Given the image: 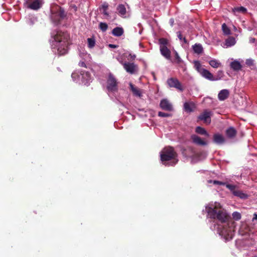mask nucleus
I'll use <instances>...</instances> for the list:
<instances>
[{"mask_svg": "<svg viewBox=\"0 0 257 257\" xmlns=\"http://www.w3.org/2000/svg\"><path fill=\"white\" fill-rule=\"evenodd\" d=\"M174 61L177 64H180L182 62L181 58H180L178 53L176 51L175 52V60Z\"/></svg>", "mask_w": 257, "mask_h": 257, "instance_id": "c9c22d12", "label": "nucleus"}, {"mask_svg": "<svg viewBox=\"0 0 257 257\" xmlns=\"http://www.w3.org/2000/svg\"><path fill=\"white\" fill-rule=\"evenodd\" d=\"M130 89H131V91L133 92V94L135 95L140 96V97L141 96V91L138 88L135 87L131 83H130Z\"/></svg>", "mask_w": 257, "mask_h": 257, "instance_id": "5701e85b", "label": "nucleus"}, {"mask_svg": "<svg viewBox=\"0 0 257 257\" xmlns=\"http://www.w3.org/2000/svg\"><path fill=\"white\" fill-rule=\"evenodd\" d=\"M255 41V38H251L250 39V42H251V43H254Z\"/></svg>", "mask_w": 257, "mask_h": 257, "instance_id": "603ef678", "label": "nucleus"}, {"mask_svg": "<svg viewBox=\"0 0 257 257\" xmlns=\"http://www.w3.org/2000/svg\"><path fill=\"white\" fill-rule=\"evenodd\" d=\"M170 23H171V26H173V23H174V20H173V19H170Z\"/></svg>", "mask_w": 257, "mask_h": 257, "instance_id": "864d4df0", "label": "nucleus"}, {"mask_svg": "<svg viewBox=\"0 0 257 257\" xmlns=\"http://www.w3.org/2000/svg\"><path fill=\"white\" fill-rule=\"evenodd\" d=\"M122 64L125 70L130 74H134L138 71V65L134 63L125 62Z\"/></svg>", "mask_w": 257, "mask_h": 257, "instance_id": "0eeeda50", "label": "nucleus"}, {"mask_svg": "<svg viewBox=\"0 0 257 257\" xmlns=\"http://www.w3.org/2000/svg\"><path fill=\"white\" fill-rule=\"evenodd\" d=\"M222 30L223 34L225 35H229L230 34V30L225 23L222 25Z\"/></svg>", "mask_w": 257, "mask_h": 257, "instance_id": "c756f323", "label": "nucleus"}, {"mask_svg": "<svg viewBox=\"0 0 257 257\" xmlns=\"http://www.w3.org/2000/svg\"><path fill=\"white\" fill-rule=\"evenodd\" d=\"M225 134L228 138L232 139L236 136L237 132L233 127L230 126L226 130Z\"/></svg>", "mask_w": 257, "mask_h": 257, "instance_id": "dca6fc26", "label": "nucleus"}, {"mask_svg": "<svg viewBox=\"0 0 257 257\" xmlns=\"http://www.w3.org/2000/svg\"><path fill=\"white\" fill-rule=\"evenodd\" d=\"M117 11L119 15L121 16L125 15L126 14V9L123 5H119L117 7Z\"/></svg>", "mask_w": 257, "mask_h": 257, "instance_id": "393cba45", "label": "nucleus"}, {"mask_svg": "<svg viewBox=\"0 0 257 257\" xmlns=\"http://www.w3.org/2000/svg\"><path fill=\"white\" fill-rule=\"evenodd\" d=\"M67 16L65 10L60 6H56L55 10L52 11L51 19L56 24H59L61 21L64 20Z\"/></svg>", "mask_w": 257, "mask_h": 257, "instance_id": "20e7f679", "label": "nucleus"}, {"mask_svg": "<svg viewBox=\"0 0 257 257\" xmlns=\"http://www.w3.org/2000/svg\"><path fill=\"white\" fill-rule=\"evenodd\" d=\"M72 78L73 79L74 81L77 82L79 79V75L78 73L73 72L71 75Z\"/></svg>", "mask_w": 257, "mask_h": 257, "instance_id": "4c0bfd02", "label": "nucleus"}, {"mask_svg": "<svg viewBox=\"0 0 257 257\" xmlns=\"http://www.w3.org/2000/svg\"><path fill=\"white\" fill-rule=\"evenodd\" d=\"M233 195L239 197L241 199H245L247 198V195L246 194L239 190L234 191Z\"/></svg>", "mask_w": 257, "mask_h": 257, "instance_id": "bb28decb", "label": "nucleus"}, {"mask_svg": "<svg viewBox=\"0 0 257 257\" xmlns=\"http://www.w3.org/2000/svg\"><path fill=\"white\" fill-rule=\"evenodd\" d=\"M91 79V75L88 71L81 70V83L88 85Z\"/></svg>", "mask_w": 257, "mask_h": 257, "instance_id": "9b49d317", "label": "nucleus"}, {"mask_svg": "<svg viewBox=\"0 0 257 257\" xmlns=\"http://www.w3.org/2000/svg\"><path fill=\"white\" fill-rule=\"evenodd\" d=\"M214 184H217V185H223L224 183L222 182L218 181H214L213 182Z\"/></svg>", "mask_w": 257, "mask_h": 257, "instance_id": "49530a36", "label": "nucleus"}, {"mask_svg": "<svg viewBox=\"0 0 257 257\" xmlns=\"http://www.w3.org/2000/svg\"><path fill=\"white\" fill-rule=\"evenodd\" d=\"M194 66L196 70L200 74L201 70H203L204 68L201 67V64L199 61H195L194 63Z\"/></svg>", "mask_w": 257, "mask_h": 257, "instance_id": "72a5a7b5", "label": "nucleus"}, {"mask_svg": "<svg viewBox=\"0 0 257 257\" xmlns=\"http://www.w3.org/2000/svg\"><path fill=\"white\" fill-rule=\"evenodd\" d=\"M158 116L163 117H170L172 116L171 114L168 113H165L162 111L158 112Z\"/></svg>", "mask_w": 257, "mask_h": 257, "instance_id": "58836bf2", "label": "nucleus"}, {"mask_svg": "<svg viewBox=\"0 0 257 257\" xmlns=\"http://www.w3.org/2000/svg\"><path fill=\"white\" fill-rule=\"evenodd\" d=\"M160 47H167L169 45V41L166 38H161L159 39Z\"/></svg>", "mask_w": 257, "mask_h": 257, "instance_id": "c85d7f7f", "label": "nucleus"}, {"mask_svg": "<svg viewBox=\"0 0 257 257\" xmlns=\"http://www.w3.org/2000/svg\"><path fill=\"white\" fill-rule=\"evenodd\" d=\"M182 40L183 41V42H184V43L185 44H188V41L187 40V39L185 37L183 38Z\"/></svg>", "mask_w": 257, "mask_h": 257, "instance_id": "8fccbe9b", "label": "nucleus"}, {"mask_svg": "<svg viewBox=\"0 0 257 257\" xmlns=\"http://www.w3.org/2000/svg\"><path fill=\"white\" fill-rule=\"evenodd\" d=\"M81 67H83L86 68V65L84 62H81Z\"/></svg>", "mask_w": 257, "mask_h": 257, "instance_id": "3c124183", "label": "nucleus"}, {"mask_svg": "<svg viewBox=\"0 0 257 257\" xmlns=\"http://www.w3.org/2000/svg\"><path fill=\"white\" fill-rule=\"evenodd\" d=\"M246 64L248 66L253 65V61L252 59H248L246 60Z\"/></svg>", "mask_w": 257, "mask_h": 257, "instance_id": "37998d69", "label": "nucleus"}, {"mask_svg": "<svg viewBox=\"0 0 257 257\" xmlns=\"http://www.w3.org/2000/svg\"><path fill=\"white\" fill-rule=\"evenodd\" d=\"M51 37L57 43L59 54L63 55L66 54L68 52V46L70 44L69 35L67 32L57 31L52 33Z\"/></svg>", "mask_w": 257, "mask_h": 257, "instance_id": "f257e3e1", "label": "nucleus"}, {"mask_svg": "<svg viewBox=\"0 0 257 257\" xmlns=\"http://www.w3.org/2000/svg\"><path fill=\"white\" fill-rule=\"evenodd\" d=\"M235 43V40L232 37H230L227 38L225 41V45L227 47H231L234 45Z\"/></svg>", "mask_w": 257, "mask_h": 257, "instance_id": "cd10ccee", "label": "nucleus"}, {"mask_svg": "<svg viewBox=\"0 0 257 257\" xmlns=\"http://www.w3.org/2000/svg\"><path fill=\"white\" fill-rule=\"evenodd\" d=\"M178 154L172 147L168 146L165 147L160 152V160L165 165H167V162L169 166H173L178 162Z\"/></svg>", "mask_w": 257, "mask_h": 257, "instance_id": "7ed1b4c3", "label": "nucleus"}, {"mask_svg": "<svg viewBox=\"0 0 257 257\" xmlns=\"http://www.w3.org/2000/svg\"><path fill=\"white\" fill-rule=\"evenodd\" d=\"M167 82L170 87H174L180 91H183L184 90L181 83L177 78H170L167 80Z\"/></svg>", "mask_w": 257, "mask_h": 257, "instance_id": "6e6552de", "label": "nucleus"}, {"mask_svg": "<svg viewBox=\"0 0 257 257\" xmlns=\"http://www.w3.org/2000/svg\"><path fill=\"white\" fill-rule=\"evenodd\" d=\"M213 141L217 144L220 145L225 142V139L222 135L216 133L213 135Z\"/></svg>", "mask_w": 257, "mask_h": 257, "instance_id": "4468645a", "label": "nucleus"}, {"mask_svg": "<svg viewBox=\"0 0 257 257\" xmlns=\"http://www.w3.org/2000/svg\"><path fill=\"white\" fill-rule=\"evenodd\" d=\"M184 107L186 111L191 112L193 111V109L191 108L190 104L188 102H185L184 104Z\"/></svg>", "mask_w": 257, "mask_h": 257, "instance_id": "e433bc0d", "label": "nucleus"}, {"mask_svg": "<svg viewBox=\"0 0 257 257\" xmlns=\"http://www.w3.org/2000/svg\"><path fill=\"white\" fill-rule=\"evenodd\" d=\"M161 54L167 59H171V51L167 47H160Z\"/></svg>", "mask_w": 257, "mask_h": 257, "instance_id": "2eb2a0df", "label": "nucleus"}, {"mask_svg": "<svg viewBox=\"0 0 257 257\" xmlns=\"http://www.w3.org/2000/svg\"><path fill=\"white\" fill-rule=\"evenodd\" d=\"M194 52L198 54H201L203 51V47L200 44H195L192 46Z\"/></svg>", "mask_w": 257, "mask_h": 257, "instance_id": "412c9836", "label": "nucleus"}, {"mask_svg": "<svg viewBox=\"0 0 257 257\" xmlns=\"http://www.w3.org/2000/svg\"><path fill=\"white\" fill-rule=\"evenodd\" d=\"M257 219V214L254 213L253 214V217L252 218V221H254V220H256Z\"/></svg>", "mask_w": 257, "mask_h": 257, "instance_id": "09e8293b", "label": "nucleus"}, {"mask_svg": "<svg viewBox=\"0 0 257 257\" xmlns=\"http://www.w3.org/2000/svg\"><path fill=\"white\" fill-rule=\"evenodd\" d=\"M124 33V31L122 28L117 27L114 28L112 31V34L116 37H120Z\"/></svg>", "mask_w": 257, "mask_h": 257, "instance_id": "6ab92c4d", "label": "nucleus"}, {"mask_svg": "<svg viewBox=\"0 0 257 257\" xmlns=\"http://www.w3.org/2000/svg\"><path fill=\"white\" fill-rule=\"evenodd\" d=\"M107 89L110 92H115L118 89L117 82L116 78L114 76L109 74L107 80Z\"/></svg>", "mask_w": 257, "mask_h": 257, "instance_id": "39448f33", "label": "nucleus"}, {"mask_svg": "<svg viewBox=\"0 0 257 257\" xmlns=\"http://www.w3.org/2000/svg\"><path fill=\"white\" fill-rule=\"evenodd\" d=\"M229 95V92L227 89L221 90L218 94L219 100L223 101L227 99Z\"/></svg>", "mask_w": 257, "mask_h": 257, "instance_id": "f3484780", "label": "nucleus"}, {"mask_svg": "<svg viewBox=\"0 0 257 257\" xmlns=\"http://www.w3.org/2000/svg\"><path fill=\"white\" fill-rule=\"evenodd\" d=\"M35 19L34 18H31L29 20V24L30 26H32L35 23Z\"/></svg>", "mask_w": 257, "mask_h": 257, "instance_id": "c03bdc74", "label": "nucleus"}, {"mask_svg": "<svg viewBox=\"0 0 257 257\" xmlns=\"http://www.w3.org/2000/svg\"><path fill=\"white\" fill-rule=\"evenodd\" d=\"M195 132L201 135H204L206 137H209V135L205 130V129L201 126H197L195 128Z\"/></svg>", "mask_w": 257, "mask_h": 257, "instance_id": "aec40b11", "label": "nucleus"}, {"mask_svg": "<svg viewBox=\"0 0 257 257\" xmlns=\"http://www.w3.org/2000/svg\"><path fill=\"white\" fill-rule=\"evenodd\" d=\"M223 71L222 70H219L217 71L216 75L214 76V81L220 80L223 77Z\"/></svg>", "mask_w": 257, "mask_h": 257, "instance_id": "2f4dec72", "label": "nucleus"}, {"mask_svg": "<svg viewBox=\"0 0 257 257\" xmlns=\"http://www.w3.org/2000/svg\"><path fill=\"white\" fill-rule=\"evenodd\" d=\"M212 114L213 113L211 111L205 109L198 116V119L203 121L206 124H210L211 120V117Z\"/></svg>", "mask_w": 257, "mask_h": 257, "instance_id": "423d86ee", "label": "nucleus"}, {"mask_svg": "<svg viewBox=\"0 0 257 257\" xmlns=\"http://www.w3.org/2000/svg\"><path fill=\"white\" fill-rule=\"evenodd\" d=\"M70 10L72 12H76L77 10V7L74 4H71L70 5Z\"/></svg>", "mask_w": 257, "mask_h": 257, "instance_id": "a19ab883", "label": "nucleus"}, {"mask_svg": "<svg viewBox=\"0 0 257 257\" xmlns=\"http://www.w3.org/2000/svg\"><path fill=\"white\" fill-rule=\"evenodd\" d=\"M177 36H178V37L179 39L180 40H181H181H182V39H183V37H182V34H181V32H178L177 33Z\"/></svg>", "mask_w": 257, "mask_h": 257, "instance_id": "a18cd8bd", "label": "nucleus"}, {"mask_svg": "<svg viewBox=\"0 0 257 257\" xmlns=\"http://www.w3.org/2000/svg\"><path fill=\"white\" fill-rule=\"evenodd\" d=\"M233 13L238 12L242 14H245L247 12V9L243 7H235L232 9Z\"/></svg>", "mask_w": 257, "mask_h": 257, "instance_id": "a878e982", "label": "nucleus"}, {"mask_svg": "<svg viewBox=\"0 0 257 257\" xmlns=\"http://www.w3.org/2000/svg\"><path fill=\"white\" fill-rule=\"evenodd\" d=\"M209 65L214 68H217L221 66V63L216 59H212L209 61Z\"/></svg>", "mask_w": 257, "mask_h": 257, "instance_id": "b1692460", "label": "nucleus"}, {"mask_svg": "<svg viewBox=\"0 0 257 257\" xmlns=\"http://www.w3.org/2000/svg\"><path fill=\"white\" fill-rule=\"evenodd\" d=\"M232 217L235 220H239L241 219V215L239 212L235 211L232 213Z\"/></svg>", "mask_w": 257, "mask_h": 257, "instance_id": "f704fd0d", "label": "nucleus"}, {"mask_svg": "<svg viewBox=\"0 0 257 257\" xmlns=\"http://www.w3.org/2000/svg\"><path fill=\"white\" fill-rule=\"evenodd\" d=\"M201 71L200 74L202 77L210 81H214V76L209 71L206 69L201 70Z\"/></svg>", "mask_w": 257, "mask_h": 257, "instance_id": "ddd939ff", "label": "nucleus"}, {"mask_svg": "<svg viewBox=\"0 0 257 257\" xmlns=\"http://www.w3.org/2000/svg\"><path fill=\"white\" fill-rule=\"evenodd\" d=\"M99 28L102 32H105L108 29V25L105 23L101 22L99 25Z\"/></svg>", "mask_w": 257, "mask_h": 257, "instance_id": "473e14b6", "label": "nucleus"}, {"mask_svg": "<svg viewBox=\"0 0 257 257\" xmlns=\"http://www.w3.org/2000/svg\"><path fill=\"white\" fill-rule=\"evenodd\" d=\"M88 47L89 48H92L94 47L95 44V40L93 37L89 38L87 39Z\"/></svg>", "mask_w": 257, "mask_h": 257, "instance_id": "7c9ffc66", "label": "nucleus"}, {"mask_svg": "<svg viewBox=\"0 0 257 257\" xmlns=\"http://www.w3.org/2000/svg\"><path fill=\"white\" fill-rule=\"evenodd\" d=\"M205 211L208 217L216 219L221 223H225L229 220V215L219 203L215 202L214 205L206 206Z\"/></svg>", "mask_w": 257, "mask_h": 257, "instance_id": "f03ea898", "label": "nucleus"}, {"mask_svg": "<svg viewBox=\"0 0 257 257\" xmlns=\"http://www.w3.org/2000/svg\"><path fill=\"white\" fill-rule=\"evenodd\" d=\"M126 57L127 58V59L129 61H133L136 59V55L135 54H132L131 53H130L128 56H127Z\"/></svg>", "mask_w": 257, "mask_h": 257, "instance_id": "ea45409f", "label": "nucleus"}, {"mask_svg": "<svg viewBox=\"0 0 257 257\" xmlns=\"http://www.w3.org/2000/svg\"><path fill=\"white\" fill-rule=\"evenodd\" d=\"M28 7L32 10H37L41 7V2L40 0H27Z\"/></svg>", "mask_w": 257, "mask_h": 257, "instance_id": "1a4fd4ad", "label": "nucleus"}, {"mask_svg": "<svg viewBox=\"0 0 257 257\" xmlns=\"http://www.w3.org/2000/svg\"><path fill=\"white\" fill-rule=\"evenodd\" d=\"M226 187L229 189L230 191H232V193H233L234 191H236L235 190V186L232 184H227Z\"/></svg>", "mask_w": 257, "mask_h": 257, "instance_id": "79ce46f5", "label": "nucleus"}, {"mask_svg": "<svg viewBox=\"0 0 257 257\" xmlns=\"http://www.w3.org/2000/svg\"><path fill=\"white\" fill-rule=\"evenodd\" d=\"M108 8V5L106 3H104L101 7L100 8V9H102L103 10L102 13L105 16L106 18H108L110 17V16L107 12V9Z\"/></svg>", "mask_w": 257, "mask_h": 257, "instance_id": "4be33fe9", "label": "nucleus"}, {"mask_svg": "<svg viewBox=\"0 0 257 257\" xmlns=\"http://www.w3.org/2000/svg\"><path fill=\"white\" fill-rule=\"evenodd\" d=\"M160 106L164 110L171 111L173 110L172 104L167 99H163L161 100Z\"/></svg>", "mask_w": 257, "mask_h": 257, "instance_id": "9d476101", "label": "nucleus"}, {"mask_svg": "<svg viewBox=\"0 0 257 257\" xmlns=\"http://www.w3.org/2000/svg\"><path fill=\"white\" fill-rule=\"evenodd\" d=\"M191 139L194 143L199 146H206L207 142L202 140L199 136L193 135L191 136Z\"/></svg>", "mask_w": 257, "mask_h": 257, "instance_id": "f8f14e48", "label": "nucleus"}, {"mask_svg": "<svg viewBox=\"0 0 257 257\" xmlns=\"http://www.w3.org/2000/svg\"><path fill=\"white\" fill-rule=\"evenodd\" d=\"M230 68L234 71H238L241 69L242 66L240 62L237 60H234L230 64Z\"/></svg>", "mask_w": 257, "mask_h": 257, "instance_id": "a211bd4d", "label": "nucleus"}, {"mask_svg": "<svg viewBox=\"0 0 257 257\" xmlns=\"http://www.w3.org/2000/svg\"><path fill=\"white\" fill-rule=\"evenodd\" d=\"M108 47L111 48H116L118 47V46L114 44H109Z\"/></svg>", "mask_w": 257, "mask_h": 257, "instance_id": "de8ad7c7", "label": "nucleus"}]
</instances>
